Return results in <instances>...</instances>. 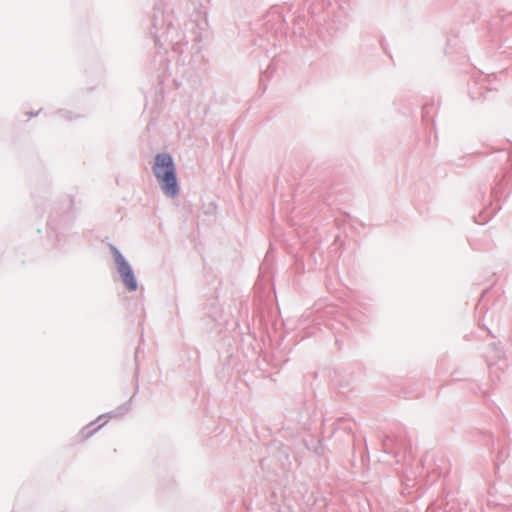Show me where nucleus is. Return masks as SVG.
Segmentation results:
<instances>
[{
    "instance_id": "f257e3e1",
    "label": "nucleus",
    "mask_w": 512,
    "mask_h": 512,
    "mask_svg": "<svg viewBox=\"0 0 512 512\" xmlns=\"http://www.w3.org/2000/svg\"><path fill=\"white\" fill-rule=\"evenodd\" d=\"M153 172L163 192L169 197H175L178 194V184L171 156L166 153L156 155Z\"/></svg>"
},
{
    "instance_id": "f03ea898",
    "label": "nucleus",
    "mask_w": 512,
    "mask_h": 512,
    "mask_svg": "<svg viewBox=\"0 0 512 512\" xmlns=\"http://www.w3.org/2000/svg\"><path fill=\"white\" fill-rule=\"evenodd\" d=\"M113 254L118 272L120 273L125 286L129 291H135L137 289V282L130 265L118 250L114 249Z\"/></svg>"
},
{
    "instance_id": "7ed1b4c3",
    "label": "nucleus",
    "mask_w": 512,
    "mask_h": 512,
    "mask_svg": "<svg viewBox=\"0 0 512 512\" xmlns=\"http://www.w3.org/2000/svg\"><path fill=\"white\" fill-rule=\"evenodd\" d=\"M93 431L94 430H91L90 427L87 426L84 429H82V431L80 432V437L82 439H85V438L89 437L92 434Z\"/></svg>"
}]
</instances>
